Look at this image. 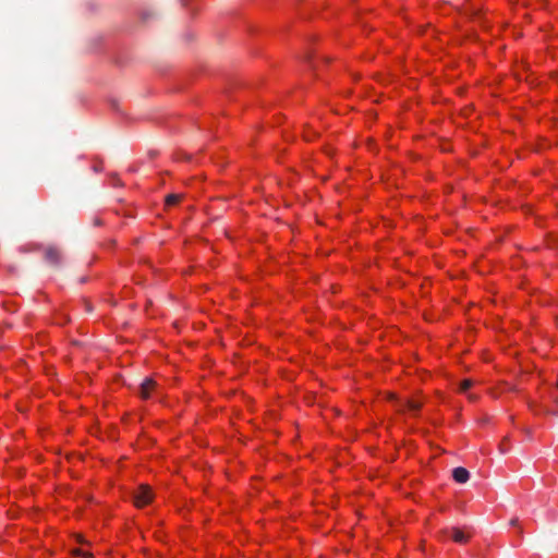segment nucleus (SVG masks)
Listing matches in <instances>:
<instances>
[{"instance_id": "5", "label": "nucleus", "mask_w": 558, "mask_h": 558, "mask_svg": "<svg viewBox=\"0 0 558 558\" xmlns=\"http://www.w3.org/2000/svg\"><path fill=\"white\" fill-rule=\"evenodd\" d=\"M453 480L459 484H464L470 478V472L462 466L454 468L452 471Z\"/></svg>"}, {"instance_id": "6", "label": "nucleus", "mask_w": 558, "mask_h": 558, "mask_svg": "<svg viewBox=\"0 0 558 558\" xmlns=\"http://www.w3.org/2000/svg\"><path fill=\"white\" fill-rule=\"evenodd\" d=\"M449 536L456 542V543H459V544H464L468 542L469 539V536L464 534L463 531H461L460 529H457V527H452L450 529L448 532Z\"/></svg>"}, {"instance_id": "8", "label": "nucleus", "mask_w": 558, "mask_h": 558, "mask_svg": "<svg viewBox=\"0 0 558 558\" xmlns=\"http://www.w3.org/2000/svg\"><path fill=\"white\" fill-rule=\"evenodd\" d=\"M472 386L473 381L471 379H464L460 383L459 391L462 393H466Z\"/></svg>"}, {"instance_id": "1", "label": "nucleus", "mask_w": 558, "mask_h": 558, "mask_svg": "<svg viewBox=\"0 0 558 558\" xmlns=\"http://www.w3.org/2000/svg\"><path fill=\"white\" fill-rule=\"evenodd\" d=\"M153 499V493L147 485H141L134 493V502L136 507H144Z\"/></svg>"}, {"instance_id": "12", "label": "nucleus", "mask_w": 558, "mask_h": 558, "mask_svg": "<svg viewBox=\"0 0 558 558\" xmlns=\"http://www.w3.org/2000/svg\"><path fill=\"white\" fill-rule=\"evenodd\" d=\"M182 5H186V0H181Z\"/></svg>"}, {"instance_id": "4", "label": "nucleus", "mask_w": 558, "mask_h": 558, "mask_svg": "<svg viewBox=\"0 0 558 558\" xmlns=\"http://www.w3.org/2000/svg\"><path fill=\"white\" fill-rule=\"evenodd\" d=\"M45 260L53 266H58L61 263V253L54 246H49L45 251Z\"/></svg>"}, {"instance_id": "3", "label": "nucleus", "mask_w": 558, "mask_h": 558, "mask_svg": "<svg viewBox=\"0 0 558 558\" xmlns=\"http://www.w3.org/2000/svg\"><path fill=\"white\" fill-rule=\"evenodd\" d=\"M397 405L400 412H411L413 414H416L422 408V403L414 400L398 401Z\"/></svg>"}, {"instance_id": "9", "label": "nucleus", "mask_w": 558, "mask_h": 558, "mask_svg": "<svg viewBox=\"0 0 558 558\" xmlns=\"http://www.w3.org/2000/svg\"><path fill=\"white\" fill-rule=\"evenodd\" d=\"M551 401L558 408V396L557 395H555V393L551 395Z\"/></svg>"}, {"instance_id": "11", "label": "nucleus", "mask_w": 558, "mask_h": 558, "mask_svg": "<svg viewBox=\"0 0 558 558\" xmlns=\"http://www.w3.org/2000/svg\"><path fill=\"white\" fill-rule=\"evenodd\" d=\"M82 555H83V558H92V555H90V554L84 553V554H82Z\"/></svg>"}, {"instance_id": "13", "label": "nucleus", "mask_w": 558, "mask_h": 558, "mask_svg": "<svg viewBox=\"0 0 558 558\" xmlns=\"http://www.w3.org/2000/svg\"><path fill=\"white\" fill-rule=\"evenodd\" d=\"M517 523V520H512L511 524L514 525Z\"/></svg>"}, {"instance_id": "10", "label": "nucleus", "mask_w": 558, "mask_h": 558, "mask_svg": "<svg viewBox=\"0 0 558 558\" xmlns=\"http://www.w3.org/2000/svg\"><path fill=\"white\" fill-rule=\"evenodd\" d=\"M468 398L471 400V401H475L476 400V397L474 395H468Z\"/></svg>"}, {"instance_id": "2", "label": "nucleus", "mask_w": 558, "mask_h": 558, "mask_svg": "<svg viewBox=\"0 0 558 558\" xmlns=\"http://www.w3.org/2000/svg\"><path fill=\"white\" fill-rule=\"evenodd\" d=\"M157 391V384L153 378H145L138 388L140 397L144 400L150 399Z\"/></svg>"}, {"instance_id": "7", "label": "nucleus", "mask_w": 558, "mask_h": 558, "mask_svg": "<svg viewBox=\"0 0 558 558\" xmlns=\"http://www.w3.org/2000/svg\"><path fill=\"white\" fill-rule=\"evenodd\" d=\"M180 198H181L180 194H170L166 197V205L173 206L179 203Z\"/></svg>"}]
</instances>
